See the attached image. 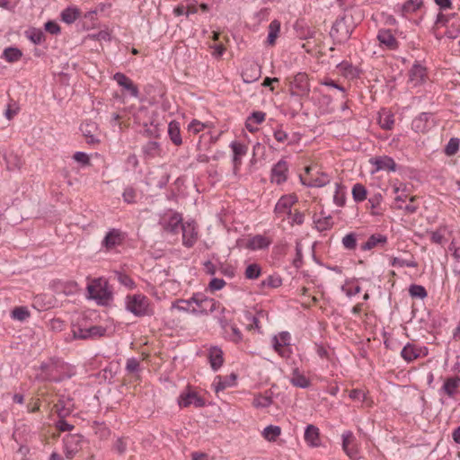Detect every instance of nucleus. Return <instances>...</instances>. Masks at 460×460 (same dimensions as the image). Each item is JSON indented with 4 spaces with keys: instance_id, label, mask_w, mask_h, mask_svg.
Here are the masks:
<instances>
[{
    "instance_id": "nucleus-33",
    "label": "nucleus",
    "mask_w": 460,
    "mask_h": 460,
    "mask_svg": "<svg viewBox=\"0 0 460 460\" xmlns=\"http://www.w3.org/2000/svg\"><path fill=\"white\" fill-rule=\"evenodd\" d=\"M337 69L347 78H356L359 75V70L349 61H341L337 65Z\"/></svg>"
},
{
    "instance_id": "nucleus-20",
    "label": "nucleus",
    "mask_w": 460,
    "mask_h": 460,
    "mask_svg": "<svg viewBox=\"0 0 460 460\" xmlns=\"http://www.w3.org/2000/svg\"><path fill=\"white\" fill-rule=\"evenodd\" d=\"M427 69L424 66L416 61L409 70V83L416 87L425 83Z\"/></svg>"
},
{
    "instance_id": "nucleus-56",
    "label": "nucleus",
    "mask_w": 460,
    "mask_h": 460,
    "mask_svg": "<svg viewBox=\"0 0 460 460\" xmlns=\"http://www.w3.org/2000/svg\"><path fill=\"white\" fill-rule=\"evenodd\" d=\"M115 277L119 283L130 289L136 287L134 280L126 273L117 271Z\"/></svg>"
},
{
    "instance_id": "nucleus-11",
    "label": "nucleus",
    "mask_w": 460,
    "mask_h": 460,
    "mask_svg": "<svg viewBox=\"0 0 460 460\" xmlns=\"http://www.w3.org/2000/svg\"><path fill=\"white\" fill-rule=\"evenodd\" d=\"M342 449L351 460L360 458L359 449L357 444L356 437L350 430H346L341 435Z\"/></svg>"
},
{
    "instance_id": "nucleus-6",
    "label": "nucleus",
    "mask_w": 460,
    "mask_h": 460,
    "mask_svg": "<svg viewBox=\"0 0 460 460\" xmlns=\"http://www.w3.org/2000/svg\"><path fill=\"white\" fill-rule=\"evenodd\" d=\"M163 231L176 234L182 224V217L180 213L170 210L164 214L158 222Z\"/></svg>"
},
{
    "instance_id": "nucleus-51",
    "label": "nucleus",
    "mask_w": 460,
    "mask_h": 460,
    "mask_svg": "<svg viewBox=\"0 0 460 460\" xmlns=\"http://www.w3.org/2000/svg\"><path fill=\"white\" fill-rule=\"evenodd\" d=\"M460 140L457 137H451L448 143L445 146V154L448 156H452L459 150Z\"/></svg>"
},
{
    "instance_id": "nucleus-16",
    "label": "nucleus",
    "mask_w": 460,
    "mask_h": 460,
    "mask_svg": "<svg viewBox=\"0 0 460 460\" xmlns=\"http://www.w3.org/2000/svg\"><path fill=\"white\" fill-rule=\"evenodd\" d=\"M460 379L458 376H449L444 380V383L438 390L439 396H447L449 399H455L459 393ZM442 401V398H440Z\"/></svg>"
},
{
    "instance_id": "nucleus-63",
    "label": "nucleus",
    "mask_w": 460,
    "mask_h": 460,
    "mask_svg": "<svg viewBox=\"0 0 460 460\" xmlns=\"http://www.w3.org/2000/svg\"><path fill=\"white\" fill-rule=\"evenodd\" d=\"M230 147L233 150L234 155L242 157L246 155L247 153V146L242 143L234 141L230 144Z\"/></svg>"
},
{
    "instance_id": "nucleus-25",
    "label": "nucleus",
    "mask_w": 460,
    "mask_h": 460,
    "mask_svg": "<svg viewBox=\"0 0 460 460\" xmlns=\"http://www.w3.org/2000/svg\"><path fill=\"white\" fill-rule=\"evenodd\" d=\"M261 74L260 66L255 62H252L246 66L241 75L244 84H252L259 80Z\"/></svg>"
},
{
    "instance_id": "nucleus-57",
    "label": "nucleus",
    "mask_w": 460,
    "mask_h": 460,
    "mask_svg": "<svg viewBox=\"0 0 460 460\" xmlns=\"http://www.w3.org/2000/svg\"><path fill=\"white\" fill-rule=\"evenodd\" d=\"M380 127L384 129L390 130L394 124V115L391 113H385L379 117Z\"/></svg>"
},
{
    "instance_id": "nucleus-15",
    "label": "nucleus",
    "mask_w": 460,
    "mask_h": 460,
    "mask_svg": "<svg viewBox=\"0 0 460 460\" xmlns=\"http://www.w3.org/2000/svg\"><path fill=\"white\" fill-rule=\"evenodd\" d=\"M84 437L80 434H67L64 437L65 454L67 458H72L82 447Z\"/></svg>"
},
{
    "instance_id": "nucleus-41",
    "label": "nucleus",
    "mask_w": 460,
    "mask_h": 460,
    "mask_svg": "<svg viewBox=\"0 0 460 460\" xmlns=\"http://www.w3.org/2000/svg\"><path fill=\"white\" fill-rule=\"evenodd\" d=\"M80 15V12L76 8L67 7L61 13V19L67 24L73 23Z\"/></svg>"
},
{
    "instance_id": "nucleus-5",
    "label": "nucleus",
    "mask_w": 460,
    "mask_h": 460,
    "mask_svg": "<svg viewBox=\"0 0 460 460\" xmlns=\"http://www.w3.org/2000/svg\"><path fill=\"white\" fill-rule=\"evenodd\" d=\"M126 237L127 234L122 230L119 228H111L106 233L101 243L102 249L110 252L122 245Z\"/></svg>"
},
{
    "instance_id": "nucleus-21",
    "label": "nucleus",
    "mask_w": 460,
    "mask_h": 460,
    "mask_svg": "<svg viewBox=\"0 0 460 460\" xmlns=\"http://www.w3.org/2000/svg\"><path fill=\"white\" fill-rule=\"evenodd\" d=\"M267 313L263 310L252 311L246 310L243 313L244 320L247 322L246 329L249 331H257L261 332V326L260 324V319L266 316Z\"/></svg>"
},
{
    "instance_id": "nucleus-17",
    "label": "nucleus",
    "mask_w": 460,
    "mask_h": 460,
    "mask_svg": "<svg viewBox=\"0 0 460 460\" xmlns=\"http://www.w3.org/2000/svg\"><path fill=\"white\" fill-rule=\"evenodd\" d=\"M371 165L375 167L373 173L379 171H385L387 172H396L397 164L394 160L388 155L375 156L369 159Z\"/></svg>"
},
{
    "instance_id": "nucleus-14",
    "label": "nucleus",
    "mask_w": 460,
    "mask_h": 460,
    "mask_svg": "<svg viewBox=\"0 0 460 460\" xmlns=\"http://www.w3.org/2000/svg\"><path fill=\"white\" fill-rule=\"evenodd\" d=\"M177 402L180 408H186L190 405H194L196 408L205 406V400L196 392L190 390V387L180 394Z\"/></svg>"
},
{
    "instance_id": "nucleus-61",
    "label": "nucleus",
    "mask_w": 460,
    "mask_h": 460,
    "mask_svg": "<svg viewBox=\"0 0 460 460\" xmlns=\"http://www.w3.org/2000/svg\"><path fill=\"white\" fill-rule=\"evenodd\" d=\"M27 37L34 44H40L45 40V35L40 30L32 29L27 32Z\"/></svg>"
},
{
    "instance_id": "nucleus-64",
    "label": "nucleus",
    "mask_w": 460,
    "mask_h": 460,
    "mask_svg": "<svg viewBox=\"0 0 460 460\" xmlns=\"http://www.w3.org/2000/svg\"><path fill=\"white\" fill-rule=\"evenodd\" d=\"M282 285V280L279 277H274V276H268L264 280L261 282V286L276 288Z\"/></svg>"
},
{
    "instance_id": "nucleus-53",
    "label": "nucleus",
    "mask_w": 460,
    "mask_h": 460,
    "mask_svg": "<svg viewBox=\"0 0 460 460\" xmlns=\"http://www.w3.org/2000/svg\"><path fill=\"white\" fill-rule=\"evenodd\" d=\"M56 288L57 291L61 290L66 295H71L77 290V285L74 281L59 282Z\"/></svg>"
},
{
    "instance_id": "nucleus-31",
    "label": "nucleus",
    "mask_w": 460,
    "mask_h": 460,
    "mask_svg": "<svg viewBox=\"0 0 460 460\" xmlns=\"http://www.w3.org/2000/svg\"><path fill=\"white\" fill-rule=\"evenodd\" d=\"M292 385L299 388H308L311 385L309 378L302 374L298 367L292 370V376L289 379Z\"/></svg>"
},
{
    "instance_id": "nucleus-28",
    "label": "nucleus",
    "mask_w": 460,
    "mask_h": 460,
    "mask_svg": "<svg viewBox=\"0 0 460 460\" xmlns=\"http://www.w3.org/2000/svg\"><path fill=\"white\" fill-rule=\"evenodd\" d=\"M304 438L306 444L311 447H317L321 445L320 430L316 426L313 424L306 426Z\"/></svg>"
},
{
    "instance_id": "nucleus-27",
    "label": "nucleus",
    "mask_w": 460,
    "mask_h": 460,
    "mask_svg": "<svg viewBox=\"0 0 460 460\" xmlns=\"http://www.w3.org/2000/svg\"><path fill=\"white\" fill-rule=\"evenodd\" d=\"M388 242V238L386 235L382 234H371L366 243L361 244L360 249L362 251H370L376 247H385Z\"/></svg>"
},
{
    "instance_id": "nucleus-44",
    "label": "nucleus",
    "mask_w": 460,
    "mask_h": 460,
    "mask_svg": "<svg viewBox=\"0 0 460 460\" xmlns=\"http://www.w3.org/2000/svg\"><path fill=\"white\" fill-rule=\"evenodd\" d=\"M46 296L38 295L33 298L32 306L38 311H45L52 306L50 299L45 301Z\"/></svg>"
},
{
    "instance_id": "nucleus-13",
    "label": "nucleus",
    "mask_w": 460,
    "mask_h": 460,
    "mask_svg": "<svg viewBox=\"0 0 460 460\" xmlns=\"http://www.w3.org/2000/svg\"><path fill=\"white\" fill-rule=\"evenodd\" d=\"M376 40L379 42V47L385 50L395 51L400 47L398 40L390 29L378 30Z\"/></svg>"
},
{
    "instance_id": "nucleus-60",
    "label": "nucleus",
    "mask_w": 460,
    "mask_h": 460,
    "mask_svg": "<svg viewBox=\"0 0 460 460\" xmlns=\"http://www.w3.org/2000/svg\"><path fill=\"white\" fill-rule=\"evenodd\" d=\"M160 133H161V130H160L158 125H154L153 123H151V125L148 126L147 124H145L144 130H143L144 136L152 137V138H157L160 137Z\"/></svg>"
},
{
    "instance_id": "nucleus-29",
    "label": "nucleus",
    "mask_w": 460,
    "mask_h": 460,
    "mask_svg": "<svg viewBox=\"0 0 460 460\" xmlns=\"http://www.w3.org/2000/svg\"><path fill=\"white\" fill-rule=\"evenodd\" d=\"M142 153L146 159H154L161 155V145L155 140H149L141 147Z\"/></svg>"
},
{
    "instance_id": "nucleus-47",
    "label": "nucleus",
    "mask_w": 460,
    "mask_h": 460,
    "mask_svg": "<svg viewBox=\"0 0 460 460\" xmlns=\"http://www.w3.org/2000/svg\"><path fill=\"white\" fill-rule=\"evenodd\" d=\"M329 181H330L329 175L323 172V173H321V175H319L315 178L312 177L310 181L306 185L309 187L320 188V187H323L326 184H328Z\"/></svg>"
},
{
    "instance_id": "nucleus-9",
    "label": "nucleus",
    "mask_w": 460,
    "mask_h": 460,
    "mask_svg": "<svg viewBox=\"0 0 460 460\" xmlns=\"http://www.w3.org/2000/svg\"><path fill=\"white\" fill-rule=\"evenodd\" d=\"M290 94L291 96L305 97L308 96L310 93V85L308 77L305 73L296 74L292 82L290 83Z\"/></svg>"
},
{
    "instance_id": "nucleus-39",
    "label": "nucleus",
    "mask_w": 460,
    "mask_h": 460,
    "mask_svg": "<svg viewBox=\"0 0 460 460\" xmlns=\"http://www.w3.org/2000/svg\"><path fill=\"white\" fill-rule=\"evenodd\" d=\"M22 56V52L14 47L6 48L3 52V58L10 63L18 61Z\"/></svg>"
},
{
    "instance_id": "nucleus-12",
    "label": "nucleus",
    "mask_w": 460,
    "mask_h": 460,
    "mask_svg": "<svg viewBox=\"0 0 460 460\" xmlns=\"http://www.w3.org/2000/svg\"><path fill=\"white\" fill-rule=\"evenodd\" d=\"M107 329L101 325H93L88 328L80 326L75 327L72 333L75 339L87 340L102 337L106 334Z\"/></svg>"
},
{
    "instance_id": "nucleus-32",
    "label": "nucleus",
    "mask_w": 460,
    "mask_h": 460,
    "mask_svg": "<svg viewBox=\"0 0 460 460\" xmlns=\"http://www.w3.org/2000/svg\"><path fill=\"white\" fill-rule=\"evenodd\" d=\"M168 136L172 143L177 146L182 144L180 122L172 120L168 125Z\"/></svg>"
},
{
    "instance_id": "nucleus-45",
    "label": "nucleus",
    "mask_w": 460,
    "mask_h": 460,
    "mask_svg": "<svg viewBox=\"0 0 460 460\" xmlns=\"http://www.w3.org/2000/svg\"><path fill=\"white\" fill-rule=\"evenodd\" d=\"M390 265L392 267H408V268H417L418 262L412 258L411 260H403L398 257H392L390 261Z\"/></svg>"
},
{
    "instance_id": "nucleus-35",
    "label": "nucleus",
    "mask_w": 460,
    "mask_h": 460,
    "mask_svg": "<svg viewBox=\"0 0 460 460\" xmlns=\"http://www.w3.org/2000/svg\"><path fill=\"white\" fill-rule=\"evenodd\" d=\"M270 244V242L268 240V238L261 234H257L249 239L246 244V248L252 251L261 250L269 247Z\"/></svg>"
},
{
    "instance_id": "nucleus-4",
    "label": "nucleus",
    "mask_w": 460,
    "mask_h": 460,
    "mask_svg": "<svg viewBox=\"0 0 460 460\" xmlns=\"http://www.w3.org/2000/svg\"><path fill=\"white\" fill-rule=\"evenodd\" d=\"M90 296L99 304H106L112 299V292L109 288L108 281L103 279H97L87 286Z\"/></svg>"
},
{
    "instance_id": "nucleus-1",
    "label": "nucleus",
    "mask_w": 460,
    "mask_h": 460,
    "mask_svg": "<svg viewBox=\"0 0 460 460\" xmlns=\"http://www.w3.org/2000/svg\"><path fill=\"white\" fill-rule=\"evenodd\" d=\"M66 364L59 358H49L40 364L39 378L42 381L59 383L71 376L66 373Z\"/></svg>"
},
{
    "instance_id": "nucleus-43",
    "label": "nucleus",
    "mask_w": 460,
    "mask_h": 460,
    "mask_svg": "<svg viewBox=\"0 0 460 460\" xmlns=\"http://www.w3.org/2000/svg\"><path fill=\"white\" fill-rule=\"evenodd\" d=\"M367 189L361 183L354 184L352 188V197L356 202H362L367 199Z\"/></svg>"
},
{
    "instance_id": "nucleus-36",
    "label": "nucleus",
    "mask_w": 460,
    "mask_h": 460,
    "mask_svg": "<svg viewBox=\"0 0 460 460\" xmlns=\"http://www.w3.org/2000/svg\"><path fill=\"white\" fill-rule=\"evenodd\" d=\"M192 296L189 299H178L172 303V308L181 312H187L195 314V307Z\"/></svg>"
},
{
    "instance_id": "nucleus-48",
    "label": "nucleus",
    "mask_w": 460,
    "mask_h": 460,
    "mask_svg": "<svg viewBox=\"0 0 460 460\" xmlns=\"http://www.w3.org/2000/svg\"><path fill=\"white\" fill-rule=\"evenodd\" d=\"M261 266L257 263H252L246 267L244 275H245V278L248 279H256L261 276Z\"/></svg>"
},
{
    "instance_id": "nucleus-24",
    "label": "nucleus",
    "mask_w": 460,
    "mask_h": 460,
    "mask_svg": "<svg viewBox=\"0 0 460 460\" xmlns=\"http://www.w3.org/2000/svg\"><path fill=\"white\" fill-rule=\"evenodd\" d=\"M208 362L213 371H218L224 364V353L221 348L213 346L208 349Z\"/></svg>"
},
{
    "instance_id": "nucleus-7",
    "label": "nucleus",
    "mask_w": 460,
    "mask_h": 460,
    "mask_svg": "<svg viewBox=\"0 0 460 460\" xmlns=\"http://www.w3.org/2000/svg\"><path fill=\"white\" fill-rule=\"evenodd\" d=\"M297 197L295 194H286L281 196L277 201L274 208L276 217L281 218L282 221L292 214V207L297 202Z\"/></svg>"
},
{
    "instance_id": "nucleus-46",
    "label": "nucleus",
    "mask_w": 460,
    "mask_h": 460,
    "mask_svg": "<svg viewBox=\"0 0 460 460\" xmlns=\"http://www.w3.org/2000/svg\"><path fill=\"white\" fill-rule=\"evenodd\" d=\"M409 294L413 298L424 299L428 296V292L421 285L412 284L409 288Z\"/></svg>"
},
{
    "instance_id": "nucleus-26",
    "label": "nucleus",
    "mask_w": 460,
    "mask_h": 460,
    "mask_svg": "<svg viewBox=\"0 0 460 460\" xmlns=\"http://www.w3.org/2000/svg\"><path fill=\"white\" fill-rule=\"evenodd\" d=\"M113 79L117 82V84L124 88L125 90L128 91L129 93L134 96L137 97L139 91L137 85L134 84L132 80L128 78L126 75L123 73L118 72L114 74Z\"/></svg>"
},
{
    "instance_id": "nucleus-23",
    "label": "nucleus",
    "mask_w": 460,
    "mask_h": 460,
    "mask_svg": "<svg viewBox=\"0 0 460 460\" xmlns=\"http://www.w3.org/2000/svg\"><path fill=\"white\" fill-rule=\"evenodd\" d=\"M237 378V376L234 373L228 375V376H217L214 378V381L212 383V386L214 387V390L217 394L219 392H223L228 387H232L235 385V380Z\"/></svg>"
},
{
    "instance_id": "nucleus-18",
    "label": "nucleus",
    "mask_w": 460,
    "mask_h": 460,
    "mask_svg": "<svg viewBox=\"0 0 460 460\" xmlns=\"http://www.w3.org/2000/svg\"><path fill=\"white\" fill-rule=\"evenodd\" d=\"M288 175V164L285 159H280L271 168L270 181L272 183L280 185L287 181Z\"/></svg>"
},
{
    "instance_id": "nucleus-8",
    "label": "nucleus",
    "mask_w": 460,
    "mask_h": 460,
    "mask_svg": "<svg viewBox=\"0 0 460 460\" xmlns=\"http://www.w3.org/2000/svg\"><path fill=\"white\" fill-rule=\"evenodd\" d=\"M437 125L433 113L421 112L411 122V128L418 133H426Z\"/></svg>"
},
{
    "instance_id": "nucleus-2",
    "label": "nucleus",
    "mask_w": 460,
    "mask_h": 460,
    "mask_svg": "<svg viewBox=\"0 0 460 460\" xmlns=\"http://www.w3.org/2000/svg\"><path fill=\"white\" fill-rule=\"evenodd\" d=\"M125 305L128 312L137 317L154 314L149 298L143 294L128 295L125 298Z\"/></svg>"
},
{
    "instance_id": "nucleus-38",
    "label": "nucleus",
    "mask_w": 460,
    "mask_h": 460,
    "mask_svg": "<svg viewBox=\"0 0 460 460\" xmlns=\"http://www.w3.org/2000/svg\"><path fill=\"white\" fill-rule=\"evenodd\" d=\"M4 159L6 164V168L9 171L18 169L22 164L20 157L13 152L5 153L4 155Z\"/></svg>"
},
{
    "instance_id": "nucleus-49",
    "label": "nucleus",
    "mask_w": 460,
    "mask_h": 460,
    "mask_svg": "<svg viewBox=\"0 0 460 460\" xmlns=\"http://www.w3.org/2000/svg\"><path fill=\"white\" fill-rule=\"evenodd\" d=\"M279 28H280V23L277 20H274L270 23L269 34H268V38H267L269 44H270V45L274 44V42L278 37Z\"/></svg>"
},
{
    "instance_id": "nucleus-3",
    "label": "nucleus",
    "mask_w": 460,
    "mask_h": 460,
    "mask_svg": "<svg viewBox=\"0 0 460 460\" xmlns=\"http://www.w3.org/2000/svg\"><path fill=\"white\" fill-rule=\"evenodd\" d=\"M192 300L194 302L195 314H208L213 312L226 311L220 302L214 298L208 297L202 293H195L192 295Z\"/></svg>"
},
{
    "instance_id": "nucleus-10",
    "label": "nucleus",
    "mask_w": 460,
    "mask_h": 460,
    "mask_svg": "<svg viewBox=\"0 0 460 460\" xmlns=\"http://www.w3.org/2000/svg\"><path fill=\"white\" fill-rule=\"evenodd\" d=\"M351 35V30L349 25L346 23V20L344 17L339 18L333 23L330 36L337 42V43H344L346 42Z\"/></svg>"
},
{
    "instance_id": "nucleus-50",
    "label": "nucleus",
    "mask_w": 460,
    "mask_h": 460,
    "mask_svg": "<svg viewBox=\"0 0 460 460\" xmlns=\"http://www.w3.org/2000/svg\"><path fill=\"white\" fill-rule=\"evenodd\" d=\"M30 316V312L26 307L18 306L14 307L11 312V317L14 320L21 322L25 321Z\"/></svg>"
},
{
    "instance_id": "nucleus-58",
    "label": "nucleus",
    "mask_w": 460,
    "mask_h": 460,
    "mask_svg": "<svg viewBox=\"0 0 460 460\" xmlns=\"http://www.w3.org/2000/svg\"><path fill=\"white\" fill-rule=\"evenodd\" d=\"M123 200L128 204L137 203V193L133 187H127L122 193Z\"/></svg>"
},
{
    "instance_id": "nucleus-19",
    "label": "nucleus",
    "mask_w": 460,
    "mask_h": 460,
    "mask_svg": "<svg viewBox=\"0 0 460 460\" xmlns=\"http://www.w3.org/2000/svg\"><path fill=\"white\" fill-rule=\"evenodd\" d=\"M181 229L182 231V244L187 248L193 247L198 240V230L195 222L182 223Z\"/></svg>"
},
{
    "instance_id": "nucleus-62",
    "label": "nucleus",
    "mask_w": 460,
    "mask_h": 460,
    "mask_svg": "<svg viewBox=\"0 0 460 460\" xmlns=\"http://www.w3.org/2000/svg\"><path fill=\"white\" fill-rule=\"evenodd\" d=\"M19 106L15 102H11L7 104V107L4 111V117L11 120L13 119L19 112Z\"/></svg>"
},
{
    "instance_id": "nucleus-59",
    "label": "nucleus",
    "mask_w": 460,
    "mask_h": 460,
    "mask_svg": "<svg viewBox=\"0 0 460 460\" xmlns=\"http://www.w3.org/2000/svg\"><path fill=\"white\" fill-rule=\"evenodd\" d=\"M342 244L347 250H355L357 247V234L349 233L342 238Z\"/></svg>"
},
{
    "instance_id": "nucleus-40",
    "label": "nucleus",
    "mask_w": 460,
    "mask_h": 460,
    "mask_svg": "<svg viewBox=\"0 0 460 460\" xmlns=\"http://www.w3.org/2000/svg\"><path fill=\"white\" fill-rule=\"evenodd\" d=\"M224 333L226 339L232 342L239 343L243 341V334L236 325H229L228 329H226V332Z\"/></svg>"
},
{
    "instance_id": "nucleus-52",
    "label": "nucleus",
    "mask_w": 460,
    "mask_h": 460,
    "mask_svg": "<svg viewBox=\"0 0 460 460\" xmlns=\"http://www.w3.org/2000/svg\"><path fill=\"white\" fill-rule=\"evenodd\" d=\"M341 290L347 296L351 297L359 294L361 292V288L359 285H354L352 281H346V283L341 287Z\"/></svg>"
},
{
    "instance_id": "nucleus-55",
    "label": "nucleus",
    "mask_w": 460,
    "mask_h": 460,
    "mask_svg": "<svg viewBox=\"0 0 460 460\" xmlns=\"http://www.w3.org/2000/svg\"><path fill=\"white\" fill-rule=\"evenodd\" d=\"M272 398L270 396L257 395L252 401V405L256 408H267L272 404Z\"/></svg>"
},
{
    "instance_id": "nucleus-37",
    "label": "nucleus",
    "mask_w": 460,
    "mask_h": 460,
    "mask_svg": "<svg viewBox=\"0 0 460 460\" xmlns=\"http://www.w3.org/2000/svg\"><path fill=\"white\" fill-rule=\"evenodd\" d=\"M333 203L338 207H344L346 203V188L341 183H335Z\"/></svg>"
},
{
    "instance_id": "nucleus-30",
    "label": "nucleus",
    "mask_w": 460,
    "mask_h": 460,
    "mask_svg": "<svg viewBox=\"0 0 460 460\" xmlns=\"http://www.w3.org/2000/svg\"><path fill=\"white\" fill-rule=\"evenodd\" d=\"M422 349L414 344L407 343L401 350V357L408 363L417 359L421 355Z\"/></svg>"
},
{
    "instance_id": "nucleus-42",
    "label": "nucleus",
    "mask_w": 460,
    "mask_h": 460,
    "mask_svg": "<svg viewBox=\"0 0 460 460\" xmlns=\"http://www.w3.org/2000/svg\"><path fill=\"white\" fill-rule=\"evenodd\" d=\"M280 434V427L275 425H269L262 431V436L268 441H275Z\"/></svg>"
},
{
    "instance_id": "nucleus-54",
    "label": "nucleus",
    "mask_w": 460,
    "mask_h": 460,
    "mask_svg": "<svg viewBox=\"0 0 460 460\" xmlns=\"http://www.w3.org/2000/svg\"><path fill=\"white\" fill-rule=\"evenodd\" d=\"M125 370L128 374H138L141 370L140 362L136 358H129L127 359Z\"/></svg>"
},
{
    "instance_id": "nucleus-22",
    "label": "nucleus",
    "mask_w": 460,
    "mask_h": 460,
    "mask_svg": "<svg viewBox=\"0 0 460 460\" xmlns=\"http://www.w3.org/2000/svg\"><path fill=\"white\" fill-rule=\"evenodd\" d=\"M74 407L75 404L73 399L65 395L60 396L54 405L55 411L61 419H65L69 416L73 412Z\"/></svg>"
},
{
    "instance_id": "nucleus-34",
    "label": "nucleus",
    "mask_w": 460,
    "mask_h": 460,
    "mask_svg": "<svg viewBox=\"0 0 460 460\" xmlns=\"http://www.w3.org/2000/svg\"><path fill=\"white\" fill-rule=\"evenodd\" d=\"M423 6V0H407L401 7V14L407 17L409 14L416 13Z\"/></svg>"
}]
</instances>
